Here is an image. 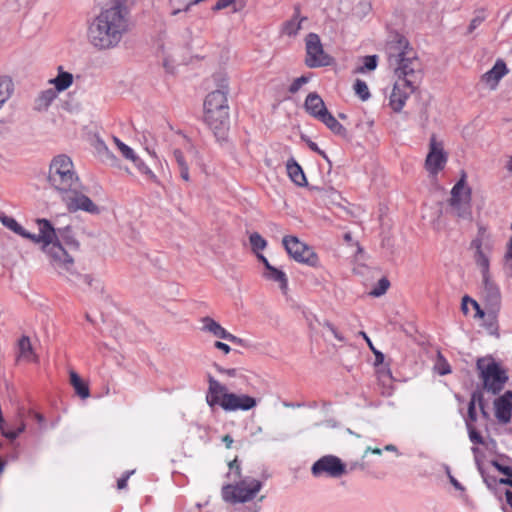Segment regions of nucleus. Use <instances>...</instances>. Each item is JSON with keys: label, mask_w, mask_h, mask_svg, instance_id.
<instances>
[{"label": "nucleus", "mask_w": 512, "mask_h": 512, "mask_svg": "<svg viewBox=\"0 0 512 512\" xmlns=\"http://www.w3.org/2000/svg\"><path fill=\"white\" fill-rule=\"evenodd\" d=\"M386 52L389 65L398 77L390 95L389 105L393 111L400 112L421 81V64L416 52L401 34L391 36L386 45Z\"/></svg>", "instance_id": "nucleus-1"}, {"label": "nucleus", "mask_w": 512, "mask_h": 512, "mask_svg": "<svg viewBox=\"0 0 512 512\" xmlns=\"http://www.w3.org/2000/svg\"><path fill=\"white\" fill-rule=\"evenodd\" d=\"M0 221L3 226L13 231L15 234L29 239L34 243L42 244L43 252L48 256L50 264L61 275L72 274L74 270V259L65 251L58 242L52 243L55 238V228L51 222L44 218H39L36 223L39 227V234H33L26 231L13 217L0 215Z\"/></svg>", "instance_id": "nucleus-2"}, {"label": "nucleus", "mask_w": 512, "mask_h": 512, "mask_svg": "<svg viewBox=\"0 0 512 512\" xmlns=\"http://www.w3.org/2000/svg\"><path fill=\"white\" fill-rule=\"evenodd\" d=\"M128 30V10L111 6L102 10L89 23L87 37L96 49L110 50L119 45Z\"/></svg>", "instance_id": "nucleus-3"}, {"label": "nucleus", "mask_w": 512, "mask_h": 512, "mask_svg": "<svg viewBox=\"0 0 512 512\" xmlns=\"http://www.w3.org/2000/svg\"><path fill=\"white\" fill-rule=\"evenodd\" d=\"M217 89L206 96L204 101V121L218 141L225 140L230 127L227 100L228 83L224 74L214 75Z\"/></svg>", "instance_id": "nucleus-4"}, {"label": "nucleus", "mask_w": 512, "mask_h": 512, "mask_svg": "<svg viewBox=\"0 0 512 512\" xmlns=\"http://www.w3.org/2000/svg\"><path fill=\"white\" fill-rule=\"evenodd\" d=\"M206 402L210 408L220 406L225 411H248L256 407L255 398L246 394L228 392L227 387L209 376Z\"/></svg>", "instance_id": "nucleus-5"}, {"label": "nucleus", "mask_w": 512, "mask_h": 512, "mask_svg": "<svg viewBox=\"0 0 512 512\" xmlns=\"http://www.w3.org/2000/svg\"><path fill=\"white\" fill-rule=\"evenodd\" d=\"M48 182L58 192L67 194L80 186L74 164L70 157L64 154L55 156L49 166Z\"/></svg>", "instance_id": "nucleus-6"}, {"label": "nucleus", "mask_w": 512, "mask_h": 512, "mask_svg": "<svg viewBox=\"0 0 512 512\" xmlns=\"http://www.w3.org/2000/svg\"><path fill=\"white\" fill-rule=\"evenodd\" d=\"M263 482L246 476L236 481L235 484H226L222 487V498L225 502L236 504L253 500L261 491Z\"/></svg>", "instance_id": "nucleus-7"}, {"label": "nucleus", "mask_w": 512, "mask_h": 512, "mask_svg": "<svg viewBox=\"0 0 512 512\" xmlns=\"http://www.w3.org/2000/svg\"><path fill=\"white\" fill-rule=\"evenodd\" d=\"M282 244L288 255L296 262L310 267L319 266V257L313 248L300 241L296 236H285L282 240Z\"/></svg>", "instance_id": "nucleus-8"}, {"label": "nucleus", "mask_w": 512, "mask_h": 512, "mask_svg": "<svg viewBox=\"0 0 512 512\" xmlns=\"http://www.w3.org/2000/svg\"><path fill=\"white\" fill-rule=\"evenodd\" d=\"M450 206L457 217L466 220L471 219V189L466 185L465 175L451 190Z\"/></svg>", "instance_id": "nucleus-9"}, {"label": "nucleus", "mask_w": 512, "mask_h": 512, "mask_svg": "<svg viewBox=\"0 0 512 512\" xmlns=\"http://www.w3.org/2000/svg\"><path fill=\"white\" fill-rule=\"evenodd\" d=\"M477 366L481 371L484 389L494 395L502 391L508 380L506 371L494 361L488 362L486 365L478 361Z\"/></svg>", "instance_id": "nucleus-10"}, {"label": "nucleus", "mask_w": 512, "mask_h": 512, "mask_svg": "<svg viewBox=\"0 0 512 512\" xmlns=\"http://www.w3.org/2000/svg\"><path fill=\"white\" fill-rule=\"evenodd\" d=\"M306 58L305 64L309 68L329 66L333 59L323 49L320 37L316 33H309L305 37Z\"/></svg>", "instance_id": "nucleus-11"}, {"label": "nucleus", "mask_w": 512, "mask_h": 512, "mask_svg": "<svg viewBox=\"0 0 512 512\" xmlns=\"http://www.w3.org/2000/svg\"><path fill=\"white\" fill-rule=\"evenodd\" d=\"M482 285L481 297L485 308L501 309L502 294L499 285L492 279L490 267L480 268Z\"/></svg>", "instance_id": "nucleus-12"}, {"label": "nucleus", "mask_w": 512, "mask_h": 512, "mask_svg": "<svg viewBox=\"0 0 512 512\" xmlns=\"http://www.w3.org/2000/svg\"><path fill=\"white\" fill-rule=\"evenodd\" d=\"M448 161V155L444 151L442 141H438L435 134H432L429 141V152L425 159V169L435 177L444 169Z\"/></svg>", "instance_id": "nucleus-13"}, {"label": "nucleus", "mask_w": 512, "mask_h": 512, "mask_svg": "<svg viewBox=\"0 0 512 512\" xmlns=\"http://www.w3.org/2000/svg\"><path fill=\"white\" fill-rule=\"evenodd\" d=\"M314 477L339 478L346 473V465L334 455H325L318 459L311 468Z\"/></svg>", "instance_id": "nucleus-14"}, {"label": "nucleus", "mask_w": 512, "mask_h": 512, "mask_svg": "<svg viewBox=\"0 0 512 512\" xmlns=\"http://www.w3.org/2000/svg\"><path fill=\"white\" fill-rule=\"evenodd\" d=\"M490 234L484 226L478 227L477 236L472 240L471 247L475 249L474 260L479 268L490 267L489 252L491 251Z\"/></svg>", "instance_id": "nucleus-15"}, {"label": "nucleus", "mask_w": 512, "mask_h": 512, "mask_svg": "<svg viewBox=\"0 0 512 512\" xmlns=\"http://www.w3.org/2000/svg\"><path fill=\"white\" fill-rule=\"evenodd\" d=\"M78 188H74L72 192L62 194V200L65 202L70 212L82 210L91 214H98L99 207L86 195L80 193Z\"/></svg>", "instance_id": "nucleus-16"}, {"label": "nucleus", "mask_w": 512, "mask_h": 512, "mask_svg": "<svg viewBox=\"0 0 512 512\" xmlns=\"http://www.w3.org/2000/svg\"><path fill=\"white\" fill-rule=\"evenodd\" d=\"M203 324L202 330L205 332L211 333L213 336L227 340L234 344L242 345L243 339L231 334L224 327H222L217 321L213 318L206 316L201 319Z\"/></svg>", "instance_id": "nucleus-17"}, {"label": "nucleus", "mask_w": 512, "mask_h": 512, "mask_svg": "<svg viewBox=\"0 0 512 512\" xmlns=\"http://www.w3.org/2000/svg\"><path fill=\"white\" fill-rule=\"evenodd\" d=\"M15 349V359L17 363H37L39 361V356L35 352L28 336L22 335L17 340Z\"/></svg>", "instance_id": "nucleus-18"}, {"label": "nucleus", "mask_w": 512, "mask_h": 512, "mask_svg": "<svg viewBox=\"0 0 512 512\" xmlns=\"http://www.w3.org/2000/svg\"><path fill=\"white\" fill-rule=\"evenodd\" d=\"M495 417L502 424H507L512 418V391L508 390L494 400Z\"/></svg>", "instance_id": "nucleus-19"}, {"label": "nucleus", "mask_w": 512, "mask_h": 512, "mask_svg": "<svg viewBox=\"0 0 512 512\" xmlns=\"http://www.w3.org/2000/svg\"><path fill=\"white\" fill-rule=\"evenodd\" d=\"M304 108L310 116L318 121L328 112L323 99L316 92H311L306 96Z\"/></svg>", "instance_id": "nucleus-20"}, {"label": "nucleus", "mask_w": 512, "mask_h": 512, "mask_svg": "<svg viewBox=\"0 0 512 512\" xmlns=\"http://www.w3.org/2000/svg\"><path fill=\"white\" fill-rule=\"evenodd\" d=\"M286 170L290 180L299 187L307 186L308 182L302 167L294 158H290L286 163Z\"/></svg>", "instance_id": "nucleus-21"}, {"label": "nucleus", "mask_w": 512, "mask_h": 512, "mask_svg": "<svg viewBox=\"0 0 512 512\" xmlns=\"http://www.w3.org/2000/svg\"><path fill=\"white\" fill-rule=\"evenodd\" d=\"M306 20V17L300 16V8L296 6L292 18L283 23L281 33L289 37L296 36L302 27V22Z\"/></svg>", "instance_id": "nucleus-22"}, {"label": "nucleus", "mask_w": 512, "mask_h": 512, "mask_svg": "<svg viewBox=\"0 0 512 512\" xmlns=\"http://www.w3.org/2000/svg\"><path fill=\"white\" fill-rule=\"evenodd\" d=\"M56 236L52 240V243L58 242L60 245V240L63 241L68 247L77 250L79 248V242L74 236V233L69 225L65 227H59L55 229ZM65 251L66 249L61 246Z\"/></svg>", "instance_id": "nucleus-23"}, {"label": "nucleus", "mask_w": 512, "mask_h": 512, "mask_svg": "<svg viewBox=\"0 0 512 512\" xmlns=\"http://www.w3.org/2000/svg\"><path fill=\"white\" fill-rule=\"evenodd\" d=\"M57 76L49 80V83L54 86V89L59 93L67 90L73 84V74L64 71L62 66L57 68Z\"/></svg>", "instance_id": "nucleus-24"}, {"label": "nucleus", "mask_w": 512, "mask_h": 512, "mask_svg": "<svg viewBox=\"0 0 512 512\" xmlns=\"http://www.w3.org/2000/svg\"><path fill=\"white\" fill-rule=\"evenodd\" d=\"M508 73V69L503 60L499 59L494 66L483 75V80L490 84H497L502 77Z\"/></svg>", "instance_id": "nucleus-25"}, {"label": "nucleus", "mask_w": 512, "mask_h": 512, "mask_svg": "<svg viewBox=\"0 0 512 512\" xmlns=\"http://www.w3.org/2000/svg\"><path fill=\"white\" fill-rule=\"evenodd\" d=\"M263 276L267 280L277 282L279 284L280 289L283 292L287 291V289H288V279H287V276H286L285 272H283L282 270H279L276 267L271 266L270 269L265 270V272L263 273Z\"/></svg>", "instance_id": "nucleus-26"}, {"label": "nucleus", "mask_w": 512, "mask_h": 512, "mask_svg": "<svg viewBox=\"0 0 512 512\" xmlns=\"http://www.w3.org/2000/svg\"><path fill=\"white\" fill-rule=\"evenodd\" d=\"M319 121L323 123L332 133L339 136H346V128L329 111L324 114V116Z\"/></svg>", "instance_id": "nucleus-27"}, {"label": "nucleus", "mask_w": 512, "mask_h": 512, "mask_svg": "<svg viewBox=\"0 0 512 512\" xmlns=\"http://www.w3.org/2000/svg\"><path fill=\"white\" fill-rule=\"evenodd\" d=\"M485 309L487 310V316L484 321V327L489 334L499 337L498 314L501 309Z\"/></svg>", "instance_id": "nucleus-28"}, {"label": "nucleus", "mask_w": 512, "mask_h": 512, "mask_svg": "<svg viewBox=\"0 0 512 512\" xmlns=\"http://www.w3.org/2000/svg\"><path fill=\"white\" fill-rule=\"evenodd\" d=\"M13 90L12 80L7 76H0V110L11 97Z\"/></svg>", "instance_id": "nucleus-29"}, {"label": "nucleus", "mask_w": 512, "mask_h": 512, "mask_svg": "<svg viewBox=\"0 0 512 512\" xmlns=\"http://www.w3.org/2000/svg\"><path fill=\"white\" fill-rule=\"evenodd\" d=\"M138 171L145 177V179L149 182L159 185L160 181L156 174L149 168V166L139 157L137 156L132 161Z\"/></svg>", "instance_id": "nucleus-30"}, {"label": "nucleus", "mask_w": 512, "mask_h": 512, "mask_svg": "<svg viewBox=\"0 0 512 512\" xmlns=\"http://www.w3.org/2000/svg\"><path fill=\"white\" fill-rule=\"evenodd\" d=\"M173 156L177 163L180 177L186 182L190 181L189 165L184 157L183 152L180 149H175L173 151Z\"/></svg>", "instance_id": "nucleus-31"}, {"label": "nucleus", "mask_w": 512, "mask_h": 512, "mask_svg": "<svg viewBox=\"0 0 512 512\" xmlns=\"http://www.w3.org/2000/svg\"><path fill=\"white\" fill-rule=\"evenodd\" d=\"M70 382L78 396H80L82 399L89 397V387L81 380L79 375L74 371L70 372Z\"/></svg>", "instance_id": "nucleus-32"}, {"label": "nucleus", "mask_w": 512, "mask_h": 512, "mask_svg": "<svg viewBox=\"0 0 512 512\" xmlns=\"http://www.w3.org/2000/svg\"><path fill=\"white\" fill-rule=\"evenodd\" d=\"M476 400H478L479 402V406L482 410V413L484 416H487V413L484 409V404H483V399H482V396L479 394L477 395L476 393H473L472 394V398L469 402V405H468V418L466 420V423L469 422L472 424V422H475L477 420V413H476Z\"/></svg>", "instance_id": "nucleus-33"}, {"label": "nucleus", "mask_w": 512, "mask_h": 512, "mask_svg": "<svg viewBox=\"0 0 512 512\" xmlns=\"http://www.w3.org/2000/svg\"><path fill=\"white\" fill-rule=\"evenodd\" d=\"M58 92L55 89L42 91L37 98L38 109L47 108L57 97Z\"/></svg>", "instance_id": "nucleus-34"}, {"label": "nucleus", "mask_w": 512, "mask_h": 512, "mask_svg": "<svg viewBox=\"0 0 512 512\" xmlns=\"http://www.w3.org/2000/svg\"><path fill=\"white\" fill-rule=\"evenodd\" d=\"M363 65L356 68V73H365L366 71L375 70L378 64V56L377 55H368L362 58Z\"/></svg>", "instance_id": "nucleus-35"}, {"label": "nucleus", "mask_w": 512, "mask_h": 512, "mask_svg": "<svg viewBox=\"0 0 512 512\" xmlns=\"http://www.w3.org/2000/svg\"><path fill=\"white\" fill-rule=\"evenodd\" d=\"M353 89H354L355 94L362 101H367L371 96L368 85L366 84L365 81H363L361 79H356V81L353 85Z\"/></svg>", "instance_id": "nucleus-36"}, {"label": "nucleus", "mask_w": 512, "mask_h": 512, "mask_svg": "<svg viewBox=\"0 0 512 512\" xmlns=\"http://www.w3.org/2000/svg\"><path fill=\"white\" fill-rule=\"evenodd\" d=\"M249 241L254 252L262 251L267 246V241L257 232L250 235Z\"/></svg>", "instance_id": "nucleus-37"}, {"label": "nucleus", "mask_w": 512, "mask_h": 512, "mask_svg": "<svg viewBox=\"0 0 512 512\" xmlns=\"http://www.w3.org/2000/svg\"><path fill=\"white\" fill-rule=\"evenodd\" d=\"M233 5V10L238 11L245 6L244 0H218L214 6V10H221Z\"/></svg>", "instance_id": "nucleus-38"}, {"label": "nucleus", "mask_w": 512, "mask_h": 512, "mask_svg": "<svg viewBox=\"0 0 512 512\" xmlns=\"http://www.w3.org/2000/svg\"><path fill=\"white\" fill-rule=\"evenodd\" d=\"M390 286V282L387 278H381L375 287L370 291V295L374 297H380L386 293Z\"/></svg>", "instance_id": "nucleus-39"}, {"label": "nucleus", "mask_w": 512, "mask_h": 512, "mask_svg": "<svg viewBox=\"0 0 512 512\" xmlns=\"http://www.w3.org/2000/svg\"><path fill=\"white\" fill-rule=\"evenodd\" d=\"M471 450L474 455L475 463L477 465V468H478L480 474L482 475L486 484L488 486H490L489 478L485 475L484 469L482 468L481 459H480V455H481L480 449L478 447H472Z\"/></svg>", "instance_id": "nucleus-40"}, {"label": "nucleus", "mask_w": 512, "mask_h": 512, "mask_svg": "<svg viewBox=\"0 0 512 512\" xmlns=\"http://www.w3.org/2000/svg\"><path fill=\"white\" fill-rule=\"evenodd\" d=\"M467 430L469 434V439L473 444H483L484 440L481 434L474 428V426L467 422Z\"/></svg>", "instance_id": "nucleus-41"}, {"label": "nucleus", "mask_w": 512, "mask_h": 512, "mask_svg": "<svg viewBox=\"0 0 512 512\" xmlns=\"http://www.w3.org/2000/svg\"><path fill=\"white\" fill-rule=\"evenodd\" d=\"M435 368L440 375H446L451 372L449 363L444 358H442V356L439 357Z\"/></svg>", "instance_id": "nucleus-42"}, {"label": "nucleus", "mask_w": 512, "mask_h": 512, "mask_svg": "<svg viewBox=\"0 0 512 512\" xmlns=\"http://www.w3.org/2000/svg\"><path fill=\"white\" fill-rule=\"evenodd\" d=\"M309 81V78L306 76H301L296 78L291 85L289 86V92L295 94L300 90V88Z\"/></svg>", "instance_id": "nucleus-43"}, {"label": "nucleus", "mask_w": 512, "mask_h": 512, "mask_svg": "<svg viewBox=\"0 0 512 512\" xmlns=\"http://www.w3.org/2000/svg\"><path fill=\"white\" fill-rule=\"evenodd\" d=\"M229 469H230V472L228 473L229 477L234 476V478H240L241 467H240V463L237 458L233 459L229 463Z\"/></svg>", "instance_id": "nucleus-44"}, {"label": "nucleus", "mask_w": 512, "mask_h": 512, "mask_svg": "<svg viewBox=\"0 0 512 512\" xmlns=\"http://www.w3.org/2000/svg\"><path fill=\"white\" fill-rule=\"evenodd\" d=\"M119 150L122 153L123 157H125L126 159H128L130 161H133L134 158L137 157V155L134 152V150L131 147H129L128 145H126V144H122L120 146Z\"/></svg>", "instance_id": "nucleus-45"}, {"label": "nucleus", "mask_w": 512, "mask_h": 512, "mask_svg": "<svg viewBox=\"0 0 512 512\" xmlns=\"http://www.w3.org/2000/svg\"><path fill=\"white\" fill-rule=\"evenodd\" d=\"M217 371L220 374L226 375L228 377H238V376H240V370L237 369V368L217 367Z\"/></svg>", "instance_id": "nucleus-46"}, {"label": "nucleus", "mask_w": 512, "mask_h": 512, "mask_svg": "<svg viewBox=\"0 0 512 512\" xmlns=\"http://www.w3.org/2000/svg\"><path fill=\"white\" fill-rule=\"evenodd\" d=\"M307 145H308V147H309V149H310L311 151H313V152H315V153L319 154V155H320V156H322L324 159H326L327 161H329V160H328V156H327V154H326L322 149H320V148H319V146L317 145V143H315V142H313V141H311V140H308V141H307Z\"/></svg>", "instance_id": "nucleus-47"}, {"label": "nucleus", "mask_w": 512, "mask_h": 512, "mask_svg": "<svg viewBox=\"0 0 512 512\" xmlns=\"http://www.w3.org/2000/svg\"><path fill=\"white\" fill-rule=\"evenodd\" d=\"M491 464L501 473H503L506 476H509L512 472V467L510 466H504L500 464L498 461L493 460Z\"/></svg>", "instance_id": "nucleus-48"}, {"label": "nucleus", "mask_w": 512, "mask_h": 512, "mask_svg": "<svg viewBox=\"0 0 512 512\" xmlns=\"http://www.w3.org/2000/svg\"><path fill=\"white\" fill-rule=\"evenodd\" d=\"M471 306L475 309V318H485L487 316V310L484 311L476 300L471 301Z\"/></svg>", "instance_id": "nucleus-49"}, {"label": "nucleus", "mask_w": 512, "mask_h": 512, "mask_svg": "<svg viewBox=\"0 0 512 512\" xmlns=\"http://www.w3.org/2000/svg\"><path fill=\"white\" fill-rule=\"evenodd\" d=\"M325 326L338 341L345 342L344 336L336 329V327L333 324L326 323Z\"/></svg>", "instance_id": "nucleus-50"}, {"label": "nucleus", "mask_w": 512, "mask_h": 512, "mask_svg": "<svg viewBox=\"0 0 512 512\" xmlns=\"http://www.w3.org/2000/svg\"><path fill=\"white\" fill-rule=\"evenodd\" d=\"M484 21V16H481V15H477L475 16L470 24H469V27H468V31L471 33L473 32L478 26H480V24Z\"/></svg>", "instance_id": "nucleus-51"}, {"label": "nucleus", "mask_w": 512, "mask_h": 512, "mask_svg": "<svg viewBox=\"0 0 512 512\" xmlns=\"http://www.w3.org/2000/svg\"><path fill=\"white\" fill-rule=\"evenodd\" d=\"M134 473V471L126 472L125 475H123L121 478L117 481V488L118 489H124L127 486V481L129 477Z\"/></svg>", "instance_id": "nucleus-52"}, {"label": "nucleus", "mask_w": 512, "mask_h": 512, "mask_svg": "<svg viewBox=\"0 0 512 512\" xmlns=\"http://www.w3.org/2000/svg\"><path fill=\"white\" fill-rule=\"evenodd\" d=\"M505 261L506 264L510 266L512 269V237L510 238L508 245H507V251L505 253Z\"/></svg>", "instance_id": "nucleus-53"}, {"label": "nucleus", "mask_w": 512, "mask_h": 512, "mask_svg": "<svg viewBox=\"0 0 512 512\" xmlns=\"http://www.w3.org/2000/svg\"><path fill=\"white\" fill-rule=\"evenodd\" d=\"M25 428H26L25 424H24V423H22V424H21L20 426H18L16 429H10V428H8L7 423L4 421V430H5L6 432H8V434H9V433H16V432H17V434H16V438H17L21 433H23V432H24Z\"/></svg>", "instance_id": "nucleus-54"}, {"label": "nucleus", "mask_w": 512, "mask_h": 512, "mask_svg": "<svg viewBox=\"0 0 512 512\" xmlns=\"http://www.w3.org/2000/svg\"><path fill=\"white\" fill-rule=\"evenodd\" d=\"M471 301H474V299H472L471 297L465 295L463 298H462V303H461V310L463 312L464 315H467L468 312H469V308H468V305L470 304L471 305Z\"/></svg>", "instance_id": "nucleus-55"}, {"label": "nucleus", "mask_w": 512, "mask_h": 512, "mask_svg": "<svg viewBox=\"0 0 512 512\" xmlns=\"http://www.w3.org/2000/svg\"><path fill=\"white\" fill-rule=\"evenodd\" d=\"M375 356V365H380L384 362V359H385V356L384 354L377 350L376 348H374L373 350H371Z\"/></svg>", "instance_id": "nucleus-56"}, {"label": "nucleus", "mask_w": 512, "mask_h": 512, "mask_svg": "<svg viewBox=\"0 0 512 512\" xmlns=\"http://www.w3.org/2000/svg\"><path fill=\"white\" fill-rule=\"evenodd\" d=\"M448 477H449L450 483L454 486V488H456L457 490H461V491L464 490L463 485L454 476L451 475L449 470H448Z\"/></svg>", "instance_id": "nucleus-57"}, {"label": "nucleus", "mask_w": 512, "mask_h": 512, "mask_svg": "<svg viewBox=\"0 0 512 512\" xmlns=\"http://www.w3.org/2000/svg\"><path fill=\"white\" fill-rule=\"evenodd\" d=\"M214 346L217 349L223 351L225 354H228L231 351V348H230V346L228 344L220 342V341H216Z\"/></svg>", "instance_id": "nucleus-58"}, {"label": "nucleus", "mask_w": 512, "mask_h": 512, "mask_svg": "<svg viewBox=\"0 0 512 512\" xmlns=\"http://www.w3.org/2000/svg\"><path fill=\"white\" fill-rule=\"evenodd\" d=\"M183 140H184V147L185 149L190 152V153H193V154H197V151L196 149L194 148L193 144L190 142V140L188 138H186L185 136L183 137Z\"/></svg>", "instance_id": "nucleus-59"}, {"label": "nucleus", "mask_w": 512, "mask_h": 512, "mask_svg": "<svg viewBox=\"0 0 512 512\" xmlns=\"http://www.w3.org/2000/svg\"><path fill=\"white\" fill-rule=\"evenodd\" d=\"M112 6H119L121 9H127V4L133 2L134 0H112Z\"/></svg>", "instance_id": "nucleus-60"}, {"label": "nucleus", "mask_w": 512, "mask_h": 512, "mask_svg": "<svg viewBox=\"0 0 512 512\" xmlns=\"http://www.w3.org/2000/svg\"><path fill=\"white\" fill-rule=\"evenodd\" d=\"M32 416H33V418L38 422V424H39L40 426H44V424H45V418H44V416H43L41 413H38V412L33 411V412H32Z\"/></svg>", "instance_id": "nucleus-61"}, {"label": "nucleus", "mask_w": 512, "mask_h": 512, "mask_svg": "<svg viewBox=\"0 0 512 512\" xmlns=\"http://www.w3.org/2000/svg\"><path fill=\"white\" fill-rule=\"evenodd\" d=\"M257 258L263 263L265 270H268L271 268V264L269 263L268 259L260 253H257Z\"/></svg>", "instance_id": "nucleus-62"}, {"label": "nucleus", "mask_w": 512, "mask_h": 512, "mask_svg": "<svg viewBox=\"0 0 512 512\" xmlns=\"http://www.w3.org/2000/svg\"><path fill=\"white\" fill-rule=\"evenodd\" d=\"M358 335L361 336L366 341V344H368L370 350H373L375 348L372 341L364 331H360Z\"/></svg>", "instance_id": "nucleus-63"}, {"label": "nucleus", "mask_w": 512, "mask_h": 512, "mask_svg": "<svg viewBox=\"0 0 512 512\" xmlns=\"http://www.w3.org/2000/svg\"><path fill=\"white\" fill-rule=\"evenodd\" d=\"M506 502L512 508V491L507 490L505 492Z\"/></svg>", "instance_id": "nucleus-64"}]
</instances>
